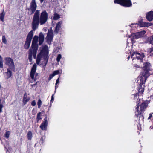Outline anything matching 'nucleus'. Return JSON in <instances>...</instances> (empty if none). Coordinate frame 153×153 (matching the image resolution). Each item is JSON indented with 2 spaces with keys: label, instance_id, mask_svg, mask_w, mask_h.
<instances>
[{
  "label": "nucleus",
  "instance_id": "22",
  "mask_svg": "<svg viewBox=\"0 0 153 153\" xmlns=\"http://www.w3.org/2000/svg\"><path fill=\"white\" fill-rule=\"evenodd\" d=\"M27 138L29 140H31L33 137V134L32 132L30 131H28L27 134Z\"/></svg>",
  "mask_w": 153,
  "mask_h": 153
},
{
  "label": "nucleus",
  "instance_id": "20",
  "mask_svg": "<svg viewBox=\"0 0 153 153\" xmlns=\"http://www.w3.org/2000/svg\"><path fill=\"white\" fill-rule=\"evenodd\" d=\"M62 24V22L61 21L59 22L57 24L55 30L54 32H57L60 29L61 25Z\"/></svg>",
  "mask_w": 153,
  "mask_h": 153
},
{
  "label": "nucleus",
  "instance_id": "53",
  "mask_svg": "<svg viewBox=\"0 0 153 153\" xmlns=\"http://www.w3.org/2000/svg\"><path fill=\"white\" fill-rule=\"evenodd\" d=\"M10 76H11V73L10 72Z\"/></svg>",
  "mask_w": 153,
  "mask_h": 153
},
{
  "label": "nucleus",
  "instance_id": "42",
  "mask_svg": "<svg viewBox=\"0 0 153 153\" xmlns=\"http://www.w3.org/2000/svg\"><path fill=\"white\" fill-rule=\"evenodd\" d=\"M36 103L35 100L33 101L31 103V104L33 106H35L36 105Z\"/></svg>",
  "mask_w": 153,
  "mask_h": 153
},
{
  "label": "nucleus",
  "instance_id": "33",
  "mask_svg": "<svg viewBox=\"0 0 153 153\" xmlns=\"http://www.w3.org/2000/svg\"><path fill=\"white\" fill-rule=\"evenodd\" d=\"M139 25V24L136 23V24H131V27L133 28H134V27L136 28L137 27H138Z\"/></svg>",
  "mask_w": 153,
  "mask_h": 153
},
{
  "label": "nucleus",
  "instance_id": "45",
  "mask_svg": "<svg viewBox=\"0 0 153 153\" xmlns=\"http://www.w3.org/2000/svg\"><path fill=\"white\" fill-rule=\"evenodd\" d=\"M7 70V72L5 73V74H6V75L8 74L9 73H10V69L9 68H8Z\"/></svg>",
  "mask_w": 153,
  "mask_h": 153
},
{
  "label": "nucleus",
  "instance_id": "9",
  "mask_svg": "<svg viewBox=\"0 0 153 153\" xmlns=\"http://www.w3.org/2000/svg\"><path fill=\"white\" fill-rule=\"evenodd\" d=\"M114 2L127 7H129L132 5L130 0H114Z\"/></svg>",
  "mask_w": 153,
  "mask_h": 153
},
{
  "label": "nucleus",
  "instance_id": "36",
  "mask_svg": "<svg viewBox=\"0 0 153 153\" xmlns=\"http://www.w3.org/2000/svg\"><path fill=\"white\" fill-rule=\"evenodd\" d=\"M133 96H134V99L135 100L136 99L137 100H138L139 96L137 94H133Z\"/></svg>",
  "mask_w": 153,
  "mask_h": 153
},
{
  "label": "nucleus",
  "instance_id": "43",
  "mask_svg": "<svg viewBox=\"0 0 153 153\" xmlns=\"http://www.w3.org/2000/svg\"><path fill=\"white\" fill-rule=\"evenodd\" d=\"M54 94H53L52 96L51 99V102H53V101H54Z\"/></svg>",
  "mask_w": 153,
  "mask_h": 153
},
{
  "label": "nucleus",
  "instance_id": "41",
  "mask_svg": "<svg viewBox=\"0 0 153 153\" xmlns=\"http://www.w3.org/2000/svg\"><path fill=\"white\" fill-rule=\"evenodd\" d=\"M151 118H153V112L152 113H150L149 114V116L148 118V119H150Z\"/></svg>",
  "mask_w": 153,
  "mask_h": 153
},
{
  "label": "nucleus",
  "instance_id": "15",
  "mask_svg": "<svg viewBox=\"0 0 153 153\" xmlns=\"http://www.w3.org/2000/svg\"><path fill=\"white\" fill-rule=\"evenodd\" d=\"M48 124V122L46 119H44V121L40 125V127L42 130H45L47 129Z\"/></svg>",
  "mask_w": 153,
  "mask_h": 153
},
{
  "label": "nucleus",
  "instance_id": "8",
  "mask_svg": "<svg viewBox=\"0 0 153 153\" xmlns=\"http://www.w3.org/2000/svg\"><path fill=\"white\" fill-rule=\"evenodd\" d=\"M33 35V31L32 30L29 33L24 45V48L26 49H27L29 47L31 41L32 37Z\"/></svg>",
  "mask_w": 153,
  "mask_h": 153
},
{
  "label": "nucleus",
  "instance_id": "4",
  "mask_svg": "<svg viewBox=\"0 0 153 153\" xmlns=\"http://www.w3.org/2000/svg\"><path fill=\"white\" fill-rule=\"evenodd\" d=\"M39 11L36 10L33 17L32 26V29L34 31L38 27L39 23Z\"/></svg>",
  "mask_w": 153,
  "mask_h": 153
},
{
  "label": "nucleus",
  "instance_id": "3",
  "mask_svg": "<svg viewBox=\"0 0 153 153\" xmlns=\"http://www.w3.org/2000/svg\"><path fill=\"white\" fill-rule=\"evenodd\" d=\"M147 104L145 102L142 103L140 107V110L139 109V106L137 105L135 108V114L137 117L141 118L143 120V117L142 116L141 113L144 112L147 106Z\"/></svg>",
  "mask_w": 153,
  "mask_h": 153
},
{
  "label": "nucleus",
  "instance_id": "12",
  "mask_svg": "<svg viewBox=\"0 0 153 153\" xmlns=\"http://www.w3.org/2000/svg\"><path fill=\"white\" fill-rule=\"evenodd\" d=\"M53 37V33L51 28L49 29L46 39L47 42L50 44L52 41Z\"/></svg>",
  "mask_w": 153,
  "mask_h": 153
},
{
  "label": "nucleus",
  "instance_id": "27",
  "mask_svg": "<svg viewBox=\"0 0 153 153\" xmlns=\"http://www.w3.org/2000/svg\"><path fill=\"white\" fill-rule=\"evenodd\" d=\"M60 18V16L59 15L57 14L56 13H55L54 15V16L53 17V19L54 20H56Z\"/></svg>",
  "mask_w": 153,
  "mask_h": 153
},
{
  "label": "nucleus",
  "instance_id": "2",
  "mask_svg": "<svg viewBox=\"0 0 153 153\" xmlns=\"http://www.w3.org/2000/svg\"><path fill=\"white\" fill-rule=\"evenodd\" d=\"M48 46L46 45L42 46L41 52L37 56L36 63L38 64H39L42 58H43L45 60H46L47 62L48 58Z\"/></svg>",
  "mask_w": 153,
  "mask_h": 153
},
{
  "label": "nucleus",
  "instance_id": "19",
  "mask_svg": "<svg viewBox=\"0 0 153 153\" xmlns=\"http://www.w3.org/2000/svg\"><path fill=\"white\" fill-rule=\"evenodd\" d=\"M33 56L34 58H35L36 56H33V50H32V49H30L29 50V55L28 57V59L30 62H31L32 61Z\"/></svg>",
  "mask_w": 153,
  "mask_h": 153
},
{
  "label": "nucleus",
  "instance_id": "1",
  "mask_svg": "<svg viewBox=\"0 0 153 153\" xmlns=\"http://www.w3.org/2000/svg\"><path fill=\"white\" fill-rule=\"evenodd\" d=\"M143 70L140 77V85H142L145 83L146 79L149 76V71L150 70V64L148 62H146L143 64Z\"/></svg>",
  "mask_w": 153,
  "mask_h": 153
},
{
  "label": "nucleus",
  "instance_id": "49",
  "mask_svg": "<svg viewBox=\"0 0 153 153\" xmlns=\"http://www.w3.org/2000/svg\"><path fill=\"white\" fill-rule=\"evenodd\" d=\"M44 30H45V31H46L47 30V28H46V27H45L44 28Z\"/></svg>",
  "mask_w": 153,
  "mask_h": 153
},
{
  "label": "nucleus",
  "instance_id": "46",
  "mask_svg": "<svg viewBox=\"0 0 153 153\" xmlns=\"http://www.w3.org/2000/svg\"><path fill=\"white\" fill-rule=\"evenodd\" d=\"M136 102L137 104H139L140 102V100L139 99L138 101H137Z\"/></svg>",
  "mask_w": 153,
  "mask_h": 153
},
{
  "label": "nucleus",
  "instance_id": "18",
  "mask_svg": "<svg viewBox=\"0 0 153 153\" xmlns=\"http://www.w3.org/2000/svg\"><path fill=\"white\" fill-rule=\"evenodd\" d=\"M44 39V36L42 33H40L39 40V45H41L43 42Z\"/></svg>",
  "mask_w": 153,
  "mask_h": 153
},
{
  "label": "nucleus",
  "instance_id": "50",
  "mask_svg": "<svg viewBox=\"0 0 153 153\" xmlns=\"http://www.w3.org/2000/svg\"><path fill=\"white\" fill-rule=\"evenodd\" d=\"M9 77H10V76H8L7 77V79H8L9 78Z\"/></svg>",
  "mask_w": 153,
  "mask_h": 153
},
{
  "label": "nucleus",
  "instance_id": "5",
  "mask_svg": "<svg viewBox=\"0 0 153 153\" xmlns=\"http://www.w3.org/2000/svg\"><path fill=\"white\" fill-rule=\"evenodd\" d=\"M38 39V36L35 35L34 36L32 41L31 49L33 50V54L34 56H36L37 51L38 49V44H37Z\"/></svg>",
  "mask_w": 153,
  "mask_h": 153
},
{
  "label": "nucleus",
  "instance_id": "40",
  "mask_svg": "<svg viewBox=\"0 0 153 153\" xmlns=\"http://www.w3.org/2000/svg\"><path fill=\"white\" fill-rule=\"evenodd\" d=\"M144 92V89L143 88H140L139 90V92L140 94H142Z\"/></svg>",
  "mask_w": 153,
  "mask_h": 153
},
{
  "label": "nucleus",
  "instance_id": "24",
  "mask_svg": "<svg viewBox=\"0 0 153 153\" xmlns=\"http://www.w3.org/2000/svg\"><path fill=\"white\" fill-rule=\"evenodd\" d=\"M147 41L150 44L153 45V35L148 38Z\"/></svg>",
  "mask_w": 153,
  "mask_h": 153
},
{
  "label": "nucleus",
  "instance_id": "17",
  "mask_svg": "<svg viewBox=\"0 0 153 153\" xmlns=\"http://www.w3.org/2000/svg\"><path fill=\"white\" fill-rule=\"evenodd\" d=\"M30 100V97H27V96L26 93H25L24 94V97L23 99V103L25 105Z\"/></svg>",
  "mask_w": 153,
  "mask_h": 153
},
{
  "label": "nucleus",
  "instance_id": "14",
  "mask_svg": "<svg viewBox=\"0 0 153 153\" xmlns=\"http://www.w3.org/2000/svg\"><path fill=\"white\" fill-rule=\"evenodd\" d=\"M138 24L140 27H148L149 26H151L152 25L151 23L143 22L142 20L139 21Z\"/></svg>",
  "mask_w": 153,
  "mask_h": 153
},
{
  "label": "nucleus",
  "instance_id": "16",
  "mask_svg": "<svg viewBox=\"0 0 153 153\" xmlns=\"http://www.w3.org/2000/svg\"><path fill=\"white\" fill-rule=\"evenodd\" d=\"M146 18L149 21H152L153 20V11H151L148 12L146 14Z\"/></svg>",
  "mask_w": 153,
  "mask_h": 153
},
{
  "label": "nucleus",
  "instance_id": "51",
  "mask_svg": "<svg viewBox=\"0 0 153 153\" xmlns=\"http://www.w3.org/2000/svg\"><path fill=\"white\" fill-rule=\"evenodd\" d=\"M0 112H2V109H0Z\"/></svg>",
  "mask_w": 153,
  "mask_h": 153
},
{
  "label": "nucleus",
  "instance_id": "29",
  "mask_svg": "<svg viewBox=\"0 0 153 153\" xmlns=\"http://www.w3.org/2000/svg\"><path fill=\"white\" fill-rule=\"evenodd\" d=\"M41 112H39L38 113L37 116V121L40 120L41 119Z\"/></svg>",
  "mask_w": 153,
  "mask_h": 153
},
{
  "label": "nucleus",
  "instance_id": "21",
  "mask_svg": "<svg viewBox=\"0 0 153 153\" xmlns=\"http://www.w3.org/2000/svg\"><path fill=\"white\" fill-rule=\"evenodd\" d=\"M142 64H143V62H137V64H134V68H135L136 69L140 68H142Z\"/></svg>",
  "mask_w": 153,
  "mask_h": 153
},
{
  "label": "nucleus",
  "instance_id": "47",
  "mask_svg": "<svg viewBox=\"0 0 153 153\" xmlns=\"http://www.w3.org/2000/svg\"><path fill=\"white\" fill-rule=\"evenodd\" d=\"M3 107V105L2 104H0V109H2Z\"/></svg>",
  "mask_w": 153,
  "mask_h": 153
},
{
  "label": "nucleus",
  "instance_id": "13",
  "mask_svg": "<svg viewBox=\"0 0 153 153\" xmlns=\"http://www.w3.org/2000/svg\"><path fill=\"white\" fill-rule=\"evenodd\" d=\"M37 7V5L35 0H32L30 3V9L32 11V13L36 10Z\"/></svg>",
  "mask_w": 153,
  "mask_h": 153
},
{
  "label": "nucleus",
  "instance_id": "37",
  "mask_svg": "<svg viewBox=\"0 0 153 153\" xmlns=\"http://www.w3.org/2000/svg\"><path fill=\"white\" fill-rule=\"evenodd\" d=\"M2 42L5 43L6 44L7 43V40L5 38V36H3L2 38Z\"/></svg>",
  "mask_w": 153,
  "mask_h": 153
},
{
  "label": "nucleus",
  "instance_id": "48",
  "mask_svg": "<svg viewBox=\"0 0 153 153\" xmlns=\"http://www.w3.org/2000/svg\"><path fill=\"white\" fill-rule=\"evenodd\" d=\"M44 0H40L41 3H42Z\"/></svg>",
  "mask_w": 153,
  "mask_h": 153
},
{
  "label": "nucleus",
  "instance_id": "26",
  "mask_svg": "<svg viewBox=\"0 0 153 153\" xmlns=\"http://www.w3.org/2000/svg\"><path fill=\"white\" fill-rule=\"evenodd\" d=\"M4 15L5 13H4V11H3L0 14V19L1 21H4Z\"/></svg>",
  "mask_w": 153,
  "mask_h": 153
},
{
  "label": "nucleus",
  "instance_id": "32",
  "mask_svg": "<svg viewBox=\"0 0 153 153\" xmlns=\"http://www.w3.org/2000/svg\"><path fill=\"white\" fill-rule=\"evenodd\" d=\"M9 136H10V131H7L6 132L4 135L5 137L6 138L8 139L9 137Z\"/></svg>",
  "mask_w": 153,
  "mask_h": 153
},
{
  "label": "nucleus",
  "instance_id": "34",
  "mask_svg": "<svg viewBox=\"0 0 153 153\" xmlns=\"http://www.w3.org/2000/svg\"><path fill=\"white\" fill-rule=\"evenodd\" d=\"M60 71L59 70H57L54 71L53 72V74L54 75V76L56 75H57L59 74V73Z\"/></svg>",
  "mask_w": 153,
  "mask_h": 153
},
{
  "label": "nucleus",
  "instance_id": "35",
  "mask_svg": "<svg viewBox=\"0 0 153 153\" xmlns=\"http://www.w3.org/2000/svg\"><path fill=\"white\" fill-rule=\"evenodd\" d=\"M62 57V56L61 54H59L58 55L57 58H56V60L58 62H59Z\"/></svg>",
  "mask_w": 153,
  "mask_h": 153
},
{
  "label": "nucleus",
  "instance_id": "7",
  "mask_svg": "<svg viewBox=\"0 0 153 153\" xmlns=\"http://www.w3.org/2000/svg\"><path fill=\"white\" fill-rule=\"evenodd\" d=\"M144 57V55L143 53H139L134 52L132 54L131 58H133V61L134 59L137 58L138 60L137 62H143V59Z\"/></svg>",
  "mask_w": 153,
  "mask_h": 153
},
{
  "label": "nucleus",
  "instance_id": "30",
  "mask_svg": "<svg viewBox=\"0 0 153 153\" xmlns=\"http://www.w3.org/2000/svg\"><path fill=\"white\" fill-rule=\"evenodd\" d=\"M5 64L9 65H10V58H5Z\"/></svg>",
  "mask_w": 153,
  "mask_h": 153
},
{
  "label": "nucleus",
  "instance_id": "28",
  "mask_svg": "<svg viewBox=\"0 0 153 153\" xmlns=\"http://www.w3.org/2000/svg\"><path fill=\"white\" fill-rule=\"evenodd\" d=\"M42 104V102L41 101L40 99H39L38 100L37 102V105L38 106V108H40L41 107V105Z\"/></svg>",
  "mask_w": 153,
  "mask_h": 153
},
{
  "label": "nucleus",
  "instance_id": "6",
  "mask_svg": "<svg viewBox=\"0 0 153 153\" xmlns=\"http://www.w3.org/2000/svg\"><path fill=\"white\" fill-rule=\"evenodd\" d=\"M146 32L145 30L141 31L140 32L136 33H135L132 34L131 36H129V38L131 37V40L132 43H134V39H137L138 38L143 37L146 33Z\"/></svg>",
  "mask_w": 153,
  "mask_h": 153
},
{
  "label": "nucleus",
  "instance_id": "10",
  "mask_svg": "<svg viewBox=\"0 0 153 153\" xmlns=\"http://www.w3.org/2000/svg\"><path fill=\"white\" fill-rule=\"evenodd\" d=\"M48 14L45 11H43L41 13L40 18V23L41 25H42L46 22L48 19Z\"/></svg>",
  "mask_w": 153,
  "mask_h": 153
},
{
  "label": "nucleus",
  "instance_id": "44",
  "mask_svg": "<svg viewBox=\"0 0 153 153\" xmlns=\"http://www.w3.org/2000/svg\"><path fill=\"white\" fill-rule=\"evenodd\" d=\"M59 78H58V79L56 80V86H55V89H56V87L57 86H56L57 84L59 83Z\"/></svg>",
  "mask_w": 153,
  "mask_h": 153
},
{
  "label": "nucleus",
  "instance_id": "39",
  "mask_svg": "<svg viewBox=\"0 0 153 153\" xmlns=\"http://www.w3.org/2000/svg\"><path fill=\"white\" fill-rule=\"evenodd\" d=\"M54 76L53 73L49 75V76L48 78V80H50Z\"/></svg>",
  "mask_w": 153,
  "mask_h": 153
},
{
  "label": "nucleus",
  "instance_id": "38",
  "mask_svg": "<svg viewBox=\"0 0 153 153\" xmlns=\"http://www.w3.org/2000/svg\"><path fill=\"white\" fill-rule=\"evenodd\" d=\"M148 52L153 55V47L149 48L148 50Z\"/></svg>",
  "mask_w": 153,
  "mask_h": 153
},
{
  "label": "nucleus",
  "instance_id": "52",
  "mask_svg": "<svg viewBox=\"0 0 153 153\" xmlns=\"http://www.w3.org/2000/svg\"><path fill=\"white\" fill-rule=\"evenodd\" d=\"M129 58H130V56H128V60L129 59Z\"/></svg>",
  "mask_w": 153,
  "mask_h": 153
},
{
  "label": "nucleus",
  "instance_id": "31",
  "mask_svg": "<svg viewBox=\"0 0 153 153\" xmlns=\"http://www.w3.org/2000/svg\"><path fill=\"white\" fill-rule=\"evenodd\" d=\"M3 67V59L0 55V67L2 68Z\"/></svg>",
  "mask_w": 153,
  "mask_h": 153
},
{
  "label": "nucleus",
  "instance_id": "23",
  "mask_svg": "<svg viewBox=\"0 0 153 153\" xmlns=\"http://www.w3.org/2000/svg\"><path fill=\"white\" fill-rule=\"evenodd\" d=\"M10 69H11L12 70L14 71L15 70V66L14 63L13 62V60L12 59L10 58Z\"/></svg>",
  "mask_w": 153,
  "mask_h": 153
},
{
  "label": "nucleus",
  "instance_id": "25",
  "mask_svg": "<svg viewBox=\"0 0 153 153\" xmlns=\"http://www.w3.org/2000/svg\"><path fill=\"white\" fill-rule=\"evenodd\" d=\"M4 147L5 148L6 153H10V152H9L10 149L9 144H5L4 145Z\"/></svg>",
  "mask_w": 153,
  "mask_h": 153
},
{
  "label": "nucleus",
  "instance_id": "11",
  "mask_svg": "<svg viewBox=\"0 0 153 153\" xmlns=\"http://www.w3.org/2000/svg\"><path fill=\"white\" fill-rule=\"evenodd\" d=\"M37 66L36 64H34L31 69L30 76L31 79L34 80V81L36 80V70Z\"/></svg>",
  "mask_w": 153,
  "mask_h": 153
}]
</instances>
